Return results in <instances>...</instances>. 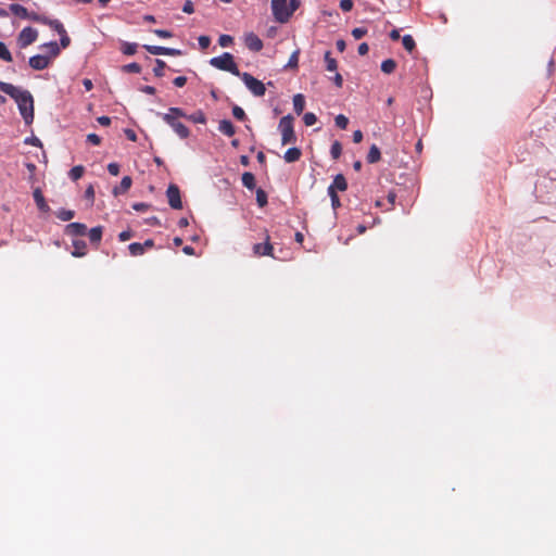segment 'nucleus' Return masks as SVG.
I'll list each match as a JSON object with an SVG mask.
<instances>
[{"mask_svg":"<svg viewBox=\"0 0 556 556\" xmlns=\"http://www.w3.org/2000/svg\"><path fill=\"white\" fill-rule=\"evenodd\" d=\"M65 232L71 236H84L87 232V227L81 223H71L65 227Z\"/></svg>","mask_w":556,"mask_h":556,"instance_id":"obj_12","label":"nucleus"},{"mask_svg":"<svg viewBox=\"0 0 556 556\" xmlns=\"http://www.w3.org/2000/svg\"><path fill=\"white\" fill-rule=\"evenodd\" d=\"M367 34V29L364 27H356L352 30V36L358 40Z\"/></svg>","mask_w":556,"mask_h":556,"instance_id":"obj_46","label":"nucleus"},{"mask_svg":"<svg viewBox=\"0 0 556 556\" xmlns=\"http://www.w3.org/2000/svg\"><path fill=\"white\" fill-rule=\"evenodd\" d=\"M402 43L404 49L408 52H412L416 47L415 40L410 35L403 36Z\"/></svg>","mask_w":556,"mask_h":556,"instance_id":"obj_27","label":"nucleus"},{"mask_svg":"<svg viewBox=\"0 0 556 556\" xmlns=\"http://www.w3.org/2000/svg\"><path fill=\"white\" fill-rule=\"evenodd\" d=\"M305 98L302 93H298L293 97V109L298 115H301L304 111Z\"/></svg>","mask_w":556,"mask_h":556,"instance_id":"obj_18","label":"nucleus"},{"mask_svg":"<svg viewBox=\"0 0 556 556\" xmlns=\"http://www.w3.org/2000/svg\"><path fill=\"white\" fill-rule=\"evenodd\" d=\"M130 186H131V178L129 176H125L122 178L119 186L114 188L113 193L115 195H117L119 193H124L130 188Z\"/></svg>","mask_w":556,"mask_h":556,"instance_id":"obj_19","label":"nucleus"},{"mask_svg":"<svg viewBox=\"0 0 556 556\" xmlns=\"http://www.w3.org/2000/svg\"><path fill=\"white\" fill-rule=\"evenodd\" d=\"M24 143L25 144H29V146H34V147H39L41 148L42 147V143L40 141L39 138L35 137V136H31V137H27L25 140H24Z\"/></svg>","mask_w":556,"mask_h":556,"instance_id":"obj_48","label":"nucleus"},{"mask_svg":"<svg viewBox=\"0 0 556 556\" xmlns=\"http://www.w3.org/2000/svg\"><path fill=\"white\" fill-rule=\"evenodd\" d=\"M98 123L101 126H109L111 124V118L109 116H100L97 118Z\"/></svg>","mask_w":556,"mask_h":556,"instance_id":"obj_60","label":"nucleus"},{"mask_svg":"<svg viewBox=\"0 0 556 556\" xmlns=\"http://www.w3.org/2000/svg\"><path fill=\"white\" fill-rule=\"evenodd\" d=\"M317 121V117L314 113L307 112L303 116V122L306 126H313Z\"/></svg>","mask_w":556,"mask_h":556,"instance_id":"obj_42","label":"nucleus"},{"mask_svg":"<svg viewBox=\"0 0 556 556\" xmlns=\"http://www.w3.org/2000/svg\"><path fill=\"white\" fill-rule=\"evenodd\" d=\"M299 54H300V51H299V50H295V51L291 54V56H290V59H289V61H288V63H287V65H286V66H287V67H291V68H295V67H298V63H299Z\"/></svg>","mask_w":556,"mask_h":556,"instance_id":"obj_41","label":"nucleus"},{"mask_svg":"<svg viewBox=\"0 0 556 556\" xmlns=\"http://www.w3.org/2000/svg\"><path fill=\"white\" fill-rule=\"evenodd\" d=\"M210 64L220 71H226L232 75L239 76L241 73L236 64L232 54L225 52L219 56L212 58Z\"/></svg>","mask_w":556,"mask_h":556,"instance_id":"obj_3","label":"nucleus"},{"mask_svg":"<svg viewBox=\"0 0 556 556\" xmlns=\"http://www.w3.org/2000/svg\"><path fill=\"white\" fill-rule=\"evenodd\" d=\"M232 114L237 119L243 121L245 118V113L242 108L235 105L232 108Z\"/></svg>","mask_w":556,"mask_h":556,"instance_id":"obj_47","label":"nucleus"},{"mask_svg":"<svg viewBox=\"0 0 556 556\" xmlns=\"http://www.w3.org/2000/svg\"><path fill=\"white\" fill-rule=\"evenodd\" d=\"M278 129L281 134V143L283 146L294 143L296 141L293 128V117L291 115H286L280 119Z\"/></svg>","mask_w":556,"mask_h":556,"instance_id":"obj_4","label":"nucleus"},{"mask_svg":"<svg viewBox=\"0 0 556 556\" xmlns=\"http://www.w3.org/2000/svg\"><path fill=\"white\" fill-rule=\"evenodd\" d=\"M368 50H369V47H368V45H367L366 42L361 43V45L358 46V49H357V51H358V53H359L361 55H365V54H367V53H368Z\"/></svg>","mask_w":556,"mask_h":556,"instance_id":"obj_61","label":"nucleus"},{"mask_svg":"<svg viewBox=\"0 0 556 556\" xmlns=\"http://www.w3.org/2000/svg\"><path fill=\"white\" fill-rule=\"evenodd\" d=\"M48 26L54 29L58 34L64 33L65 28L59 20H49Z\"/></svg>","mask_w":556,"mask_h":556,"instance_id":"obj_34","label":"nucleus"},{"mask_svg":"<svg viewBox=\"0 0 556 556\" xmlns=\"http://www.w3.org/2000/svg\"><path fill=\"white\" fill-rule=\"evenodd\" d=\"M56 216L63 220V222H67V220H71L74 216H75V212L74 211H71V210H60L58 213H56Z\"/></svg>","mask_w":556,"mask_h":556,"instance_id":"obj_31","label":"nucleus"},{"mask_svg":"<svg viewBox=\"0 0 556 556\" xmlns=\"http://www.w3.org/2000/svg\"><path fill=\"white\" fill-rule=\"evenodd\" d=\"M85 195L86 198L90 199V200H93L94 198V189L92 186H89L86 191H85Z\"/></svg>","mask_w":556,"mask_h":556,"instance_id":"obj_64","label":"nucleus"},{"mask_svg":"<svg viewBox=\"0 0 556 556\" xmlns=\"http://www.w3.org/2000/svg\"><path fill=\"white\" fill-rule=\"evenodd\" d=\"M74 250L72 251V255L75 257L85 256L87 253V244L84 240H74L73 241Z\"/></svg>","mask_w":556,"mask_h":556,"instance_id":"obj_15","label":"nucleus"},{"mask_svg":"<svg viewBox=\"0 0 556 556\" xmlns=\"http://www.w3.org/2000/svg\"><path fill=\"white\" fill-rule=\"evenodd\" d=\"M88 235L91 243L99 244L102 238V227L97 226L91 228Z\"/></svg>","mask_w":556,"mask_h":556,"instance_id":"obj_21","label":"nucleus"},{"mask_svg":"<svg viewBox=\"0 0 556 556\" xmlns=\"http://www.w3.org/2000/svg\"><path fill=\"white\" fill-rule=\"evenodd\" d=\"M273 245L269 242V236L266 235L264 243H256L253 245V253L256 256H273Z\"/></svg>","mask_w":556,"mask_h":556,"instance_id":"obj_10","label":"nucleus"},{"mask_svg":"<svg viewBox=\"0 0 556 556\" xmlns=\"http://www.w3.org/2000/svg\"><path fill=\"white\" fill-rule=\"evenodd\" d=\"M29 20L34 21V22H37V23H41V24H45V25H48V22H49V17L47 16H43V15H39L37 13H30L29 14Z\"/></svg>","mask_w":556,"mask_h":556,"instance_id":"obj_43","label":"nucleus"},{"mask_svg":"<svg viewBox=\"0 0 556 556\" xmlns=\"http://www.w3.org/2000/svg\"><path fill=\"white\" fill-rule=\"evenodd\" d=\"M325 62L327 71L333 72L337 70V61L333 58H331L330 51H327L325 53Z\"/></svg>","mask_w":556,"mask_h":556,"instance_id":"obj_29","label":"nucleus"},{"mask_svg":"<svg viewBox=\"0 0 556 556\" xmlns=\"http://www.w3.org/2000/svg\"><path fill=\"white\" fill-rule=\"evenodd\" d=\"M128 249H129V253L132 255V256H139V255H142L144 253V245H142L141 243L139 242H132L128 245Z\"/></svg>","mask_w":556,"mask_h":556,"instance_id":"obj_25","label":"nucleus"},{"mask_svg":"<svg viewBox=\"0 0 556 556\" xmlns=\"http://www.w3.org/2000/svg\"><path fill=\"white\" fill-rule=\"evenodd\" d=\"M131 237H132L131 230H124V231L119 232V235H118V239L122 242L129 240Z\"/></svg>","mask_w":556,"mask_h":556,"instance_id":"obj_57","label":"nucleus"},{"mask_svg":"<svg viewBox=\"0 0 556 556\" xmlns=\"http://www.w3.org/2000/svg\"><path fill=\"white\" fill-rule=\"evenodd\" d=\"M244 45L253 52H258L263 49V41L254 33H247L243 37Z\"/></svg>","mask_w":556,"mask_h":556,"instance_id":"obj_9","label":"nucleus"},{"mask_svg":"<svg viewBox=\"0 0 556 556\" xmlns=\"http://www.w3.org/2000/svg\"><path fill=\"white\" fill-rule=\"evenodd\" d=\"M334 123H336L337 127H339L341 129H345L348 127L349 119L345 115L339 114L336 116Z\"/></svg>","mask_w":556,"mask_h":556,"instance_id":"obj_36","label":"nucleus"},{"mask_svg":"<svg viewBox=\"0 0 556 556\" xmlns=\"http://www.w3.org/2000/svg\"><path fill=\"white\" fill-rule=\"evenodd\" d=\"M328 188H332L336 192H337V190L345 191L348 188V182H346L345 177L342 174L336 175L332 184Z\"/></svg>","mask_w":556,"mask_h":556,"instance_id":"obj_14","label":"nucleus"},{"mask_svg":"<svg viewBox=\"0 0 556 556\" xmlns=\"http://www.w3.org/2000/svg\"><path fill=\"white\" fill-rule=\"evenodd\" d=\"M42 47L47 48L51 54L50 58H54L60 53V47L55 41L45 43Z\"/></svg>","mask_w":556,"mask_h":556,"instance_id":"obj_32","label":"nucleus"},{"mask_svg":"<svg viewBox=\"0 0 556 556\" xmlns=\"http://www.w3.org/2000/svg\"><path fill=\"white\" fill-rule=\"evenodd\" d=\"M166 64L163 60H155V67L153 68V73L155 76L161 77L163 76V71L165 68Z\"/></svg>","mask_w":556,"mask_h":556,"instance_id":"obj_39","label":"nucleus"},{"mask_svg":"<svg viewBox=\"0 0 556 556\" xmlns=\"http://www.w3.org/2000/svg\"><path fill=\"white\" fill-rule=\"evenodd\" d=\"M51 61L50 56L37 54L29 59V66L36 71L45 70L49 66Z\"/></svg>","mask_w":556,"mask_h":556,"instance_id":"obj_11","label":"nucleus"},{"mask_svg":"<svg viewBox=\"0 0 556 556\" xmlns=\"http://www.w3.org/2000/svg\"><path fill=\"white\" fill-rule=\"evenodd\" d=\"M241 180H242V185L245 188H248L250 190L255 188V177L252 173H249V172L243 173Z\"/></svg>","mask_w":556,"mask_h":556,"instance_id":"obj_23","label":"nucleus"},{"mask_svg":"<svg viewBox=\"0 0 556 556\" xmlns=\"http://www.w3.org/2000/svg\"><path fill=\"white\" fill-rule=\"evenodd\" d=\"M0 59L5 62H12V54L9 51L7 45L2 41H0Z\"/></svg>","mask_w":556,"mask_h":556,"instance_id":"obj_28","label":"nucleus"},{"mask_svg":"<svg viewBox=\"0 0 556 556\" xmlns=\"http://www.w3.org/2000/svg\"><path fill=\"white\" fill-rule=\"evenodd\" d=\"M34 200L37 204V207L41 211V212H49L50 207L49 205L47 204L46 200H45V197L41 192V190L39 188L35 189L34 190Z\"/></svg>","mask_w":556,"mask_h":556,"instance_id":"obj_13","label":"nucleus"},{"mask_svg":"<svg viewBox=\"0 0 556 556\" xmlns=\"http://www.w3.org/2000/svg\"><path fill=\"white\" fill-rule=\"evenodd\" d=\"M153 33L161 38H170L173 34L166 29H154Z\"/></svg>","mask_w":556,"mask_h":556,"instance_id":"obj_55","label":"nucleus"},{"mask_svg":"<svg viewBox=\"0 0 556 556\" xmlns=\"http://www.w3.org/2000/svg\"><path fill=\"white\" fill-rule=\"evenodd\" d=\"M10 10L17 16L22 17V18H29V14L27 9L21 4H11L10 5Z\"/></svg>","mask_w":556,"mask_h":556,"instance_id":"obj_22","label":"nucleus"},{"mask_svg":"<svg viewBox=\"0 0 556 556\" xmlns=\"http://www.w3.org/2000/svg\"><path fill=\"white\" fill-rule=\"evenodd\" d=\"M182 11L187 14H191L194 12L193 3L190 0H187L182 7Z\"/></svg>","mask_w":556,"mask_h":556,"instance_id":"obj_58","label":"nucleus"},{"mask_svg":"<svg viewBox=\"0 0 556 556\" xmlns=\"http://www.w3.org/2000/svg\"><path fill=\"white\" fill-rule=\"evenodd\" d=\"M143 48L153 55H163L164 47L144 45Z\"/></svg>","mask_w":556,"mask_h":556,"instance_id":"obj_35","label":"nucleus"},{"mask_svg":"<svg viewBox=\"0 0 556 556\" xmlns=\"http://www.w3.org/2000/svg\"><path fill=\"white\" fill-rule=\"evenodd\" d=\"M340 9L343 12H350L353 9V1L352 0H341Z\"/></svg>","mask_w":556,"mask_h":556,"instance_id":"obj_52","label":"nucleus"},{"mask_svg":"<svg viewBox=\"0 0 556 556\" xmlns=\"http://www.w3.org/2000/svg\"><path fill=\"white\" fill-rule=\"evenodd\" d=\"M137 43H126L123 48V52L126 54V55H132L137 52Z\"/></svg>","mask_w":556,"mask_h":556,"instance_id":"obj_44","label":"nucleus"},{"mask_svg":"<svg viewBox=\"0 0 556 556\" xmlns=\"http://www.w3.org/2000/svg\"><path fill=\"white\" fill-rule=\"evenodd\" d=\"M168 204L174 210H180L182 207V202L180 198L179 188L176 185H169L166 191Z\"/></svg>","mask_w":556,"mask_h":556,"instance_id":"obj_8","label":"nucleus"},{"mask_svg":"<svg viewBox=\"0 0 556 556\" xmlns=\"http://www.w3.org/2000/svg\"><path fill=\"white\" fill-rule=\"evenodd\" d=\"M300 5V0H271L273 15L279 23H287Z\"/></svg>","mask_w":556,"mask_h":556,"instance_id":"obj_2","label":"nucleus"},{"mask_svg":"<svg viewBox=\"0 0 556 556\" xmlns=\"http://www.w3.org/2000/svg\"><path fill=\"white\" fill-rule=\"evenodd\" d=\"M180 54H181V51L178 50V49L164 47L163 55H174V56H177V55H180Z\"/></svg>","mask_w":556,"mask_h":556,"instance_id":"obj_56","label":"nucleus"},{"mask_svg":"<svg viewBox=\"0 0 556 556\" xmlns=\"http://www.w3.org/2000/svg\"><path fill=\"white\" fill-rule=\"evenodd\" d=\"M122 71L125 73H140L141 66L138 63L134 62V63L124 65L122 67Z\"/></svg>","mask_w":556,"mask_h":556,"instance_id":"obj_38","label":"nucleus"},{"mask_svg":"<svg viewBox=\"0 0 556 556\" xmlns=\"http://www.w3.org/2000/svg\"><path fill=\"white\" fill-rule=\"evenodd\" d=\"M83 174L84 167L81 165H77L70 170L68 175L73 180H78L83 176Z\"/></svg>","mask_w":556,"mask_h":556,"instance_id":"obj_33","label":"nucleus"},{"mask_svg":"<svg viewBox=\"0 0 556 556\" xmlns=\"http://www.w3.org/2000/svg\"><path fill=\"white\" fill-rule=\"evenodd\" d=\"M341 152H342V147H341V143L339 141H334L331 146V149H330V153H331V156L337 160L340 157L341 155Z\"/></svg>","mask_w":556,"mask_h":556,"instance_id":"obj_37","label":"nucleus"},{"mask_svg":"<svg viewBox=\"0 0 556 556\" xmlns=\"http://www.w3.org/2000/svg\"><path fill=\"white\" fill-rule=\"evenodd\" d=\"M363 140V132L361 130H355L353 132V141L355 143H359Z\"/></svg>","mask_w":556,"mask_h":556,"instance_id":"obj_62","label":"nucleus"},{"mask_svg":"<svg viewBox=\"0 0 556 556\" xmlns=\"http://www.w3.org/2000/svg\"><path fill=\"white\" fill-rule=\"evenodd\" d=\"M327 192L331 199L332 208L333 210L338 208L341 205V203H340V199H339L337 192L332 188H328Z\"/></svg>","mask_w":556,"mask_h":556,"instance_id":"obj_30","label":"nucleus"},{"mask_svg":"<svg viewBox=\"0 0 556 556\" xmlns=\"http://www.w3.org/2000/svg\"><path fill=\"white\" fill-rule=\"evenodd\" d=\"M87 141L93 146H99L101 143V138L96 134H89L87 136Z\"/></svg>","mask_w":556,"mask_h":556,"instance_id":"obj_53","label":"nucleus"},{"mask_svg":"<svg viewBox=\"0 0 556 556\" xmlns=\"http://www.w3.org/2000/svg\"><path fill=\"white\" fill-rule=\"evenodd\" d=\"M108 170L112 176H117L119 174V165L117 163H110Z\"/></svg>","mask_w":556,"mask_h":556,"instance_id":"obj_54","label":"nucleus"},{"mask_svg":"<svg viewBox=\"0 0 556 556\" xmlns=\"http://www.w3.org/2000/svg\"><path fill=\"white\" fill-rule=\"evenodd\" d=\"M166 114L175 115L176 119H178V117H187L186 113L179 108H169Z\"/></svg>","mask_w":556,"mask_h":556,"instance_id":"obj_51","label":"nucleus"},{"mask_svg":"<svg viewBox=\"0 0 556 556\" xmlns=\"http://www.w3.org/2000/svg\"><path fill=\"white\" fill-rule=\"evenodd\" d=\"M381 157V153L379 148L376 144H372L367 154V162L370 164L377 163Z\"/></svg>","mask_w":556,"mask_h":556,"instance_id":"obj_20","label":"nucleus"},{"mask_svg":"<svg viewBox=\"0 0 556 556\" xmlns=\"http://www.w3.org/2000/svg\"><path fill=\"white\" fill-rule=\"evenodd\" d=\"M302 155V152L299 148H289L285 155H283V159L287 163H293V162H296L299 161V159L301 157Z\"/></svg>","mask_w":556,"mask_h":556,"instance_id":"obj_17","label":"nucleus"},{"mask_svg":"<svg viewBox=\"0 0 556 556\" xmlns=\"http://www.w3.org/2000/svg\"><path fill=\"white\" fill-rule=\"evenodd\" d=\"M187 118L189 121H191L192 123H197V124H205L206 123V117L202 111H197V112L192 113L191 115L187 116Z\"/></svg>","mask_w":556,"mask_h":556,"instance_id":"obj_26","label":"nucleus"},{"mask_svg":"<svg viewBox=\"0 0 556 556\" xmlns=\"http://www.w3.org/2000/svg\"><path fill=\"white\" fill-rule=\"evenodd\" d=\"M396 68V62L393 59H387L381 63V71L391 74Z\"/></svg>","mask_w":556,"mask_h":556,"instance_id":"obj_24","label":"nucleus"},{"mask_svg":"<svg viewBox=\"0 0 556 556\" xmlns=\"http://www.w3.org/2000/svg\"><path fill=\"white\" fill-rule=\"evenodd\" d=\"M125 135H126V137H127L130 141H136V140H137V135H136V132H135L132 129H126V130H125Z\"/></svg>","mask_w":556,"mask_h":556,"instance_id":"obj_63","label":"nucleus"},{"mask_svg":"<svg viewBox=\"0 0 556 556\" xmlns=\"http://www.w3.org/2000/svg\"><path fill=\"white\" fill-rule=\"evenodd\" d=\"M163 121L173 128V130L178 135L179 138L186 139L189 137L190 131L186 125L176 119L175 115L170 114H162Z\"/></svg>","mask_w":556,"mask_h":556,"instance_id":"obj_6","label":"nucleus"},{"mask_svg":"<svg viewBox=\"0 0 556 556\" xmlns=\"http://www.w3.org/2000/svg\"><path fill=\"white\" fill-rule=\"evenodd\" d=\"M218 43L222 47H228L232 43V37L229 35H220L218 38Z\"/></svg>","mask_w":556,"mask_h":556,"instance_id":"obj_49","label":"nucleus"},{"mask_svg":"<svg viewBox=\"0 0 556 556\" xmlns=\"http://www.w3.org/2000/svg\"><path fill=\"white\" fill-rule=\"evenodd\" d=\"M239 77L243 80L247 88L256 97H262L265 94L266 88L265 85L250 75L249 73H241Z\"/></svg>","mask_w":556,"mask_h":556,"instance_id":"obj_5","label":"nucleus"},{"mask_svg":"<svg viewBox=\"0 0 556 556\" xmlns=\"http://www.w3.org/2000/svg\"><path fill=\"white\" fill-rule=\"evenodd\" d=\"M60 35V45L62 48H67L71 43V39L66 33V30H64V33L62 34H59Z\"/></svg>","mask_w":556,"mask_h":556,"instance_id":"obj_50","label":"nucleus"},{"mask_svg":"<svg viewBox=\"0 0 556 556\" xmlns=\"http://www.w3.org/2000/svg\"><path fill=\"white\" fill-rule=\"evenodd\" d=\"M218 130L228 136V137H231L235 135L236 130H235V126L232 125V123L229 121V119H223L219 122V125H218Z\"/></svg>","mask_w":556,"mask_h":556,"instance_id":"obj_16","label":"nucleus"},{"mask_svg":"<svg viewBox=\"0 0 556 556\" xmlns=\"http://www.w3.org/2000/svg\"><path fill=\"white\" fill-rule=\"evenodd\" d=\"M198 42H199L200 48L204 50L210 47L211 38L208 36L202 35L198 38Z\"/></svg>","mask_w":556,"mask_h":556,"instance_id":"obj_45","label":"nucleus"},{"mask_svg":"<svg viewBox=\"0 0 556 556\" xmlns=\"http://www.w3.org/2000/svg\"><path fill=\"white\" fill-rule=\"evenodd\" d=\"M0 90L15 100L24 122L27 125L31 124L34 121V98L31 93L4 81H0Z\"/></svg>","mask_w":556,"mask_h":556,"instance_id":"obj_1","label":"nucleus"},{"mask_svg":"<svg viewBox=\"0 0 556 556\" xmlns=\"http://www.w3.org/2000/svg\"><path fill=\"white\" fill-rule=\"evenodd\" d=\"M38 31L33 27H25L21 30L17 43L21 48H26L37 40Z\"/></svg>","mask_w":556,"mask_h":556,"instance_id":"obj_7","label":"nucleus"},{"mask_svg":"<svg viewBox=\"0 0 556 556\" xmlns=\"http://www.w3.org/2000/svg\"><path fill=\"white\" fill-rule=\"evenodd\" d=\"M256 201H257V204L263 207L266 205L267 203V194L264 190L262 189H258L256 191Z\"/></svg>","mask_w":556,"mask_h":556,"instance_id":"obj_40","label":"nucleus"},{"mask_svg":"<svg viewBox=\"0 0 556 556\" xmlns=\"http://www.w3.org/2000/svg\"><path fill=\"white\" fill-rule=\"evenodd\" d=\"M173 83H174V85H175L176 87H179V88H180V87H184V86L186 85V83H187V78H186L185 76H178V77H176V78L174 79V81H173Z\"/></svg>","mask_w":556,"mask_h":556,"instance_id":"obj_59","label":"nucleus"}]
</instances>
